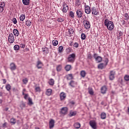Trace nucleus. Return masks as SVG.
Masks as SVG:
<instances>
[{
  "label": "nucleus",
  "mask_w": 129,
  "mask_h": 129,
  "mask_svg": "<svg viewBox=\"0 0 129 129\" xmlns=\"http://www.w3.org/2000/svg\"><path fill=\"white\" fill-rule=\"evenodd\" d=\"M104 25L107 27L109 31H112L114 28V24L113 22L109 21L108 19H106L104 22Z\"/></svg>",
  "instance_id": "nucleus-1"
},
{
  "label": "nucleus",
  "mask_w": 129,
  "mask_h": 129,
  "mask_svg": "<svg viewBox=\"0 0 129 129\" xmlns=\"http://www.w3.org/2000/svg\"><path fill=\"white\" fill-rule=\"evenodd\" d=\"M75 54L72 53V54H70L68 58V61L70 63H73L75 61Z\"/></svg>",
  "instance_id": "nucleus-2"
},
{
  "label": "nucleus",
  "mask_w": 129,
  "mask_h": 129,
  "mask_svg": "<svg viewBox=\"0 0 129 129\" xmlns=\"http://www.w3.org/2000/svg\"><path fill=\"white\" fill-rule=\"evenodd\" d=\"M62 7L63 8L61 10L62 13L63 14H66V13H67V12L68 11V10H69V7H68V5L65 2L63 3Z\"/></svg>",
  "instance_id": "nucleus-3"
},
{
  "label": "nucleus",
  "mask_w": 129,
  "mask_h": 129,
  "mask_svg": "<svg viewBox=\"0 0 129 129\" xmlns=\"http://www.w3.org/2000/svg\"><path fill=\"white\" fill-rule=\"evenodd\" d=\"M8 41L11 44H13L15 42V36L13 33L9 34L8 36Z\"/></svg>",
  "instance_id": "nucleus-4"
},
{
  "label": "nucleus",
  "mask_w": 129,
  "mask_h": 129,
  "mask_svg": "<svg viewBox=\"0 0 129 129\" xmlns=\"http://www.w3.org/2000/svg\"><path fill=\"white\" fill-rule=\"evenodd\" d=\"M84 25L86 30H88V29H90V22L87 20H85L83 22Z\"/></svg>",
  "instance_id": "nucleus-5"
},
{
  "label": "nucleus",
  "mask_w": 129,
  "mask_h": 129,
  "mask_svg": "<svg viewBox=\"0 0 129 129\" xmlns=\"http://www.w3.org/2000/svg\"><path fill=\"white\" fill-rule=\"evenodd\" d=\"M77 16L78 18H82L83 17V11L81 10H77L76 11Z\"/></svg>",
  "instance_id": "nucleus-6"
},
{
  "label": "nucleus",
  "mask_w": 129,
  "mask_h": 129,
  "mask_svg": "<svg viewBox=\"0 0 129 129\" xmlns=\"http://www.w3.org/2000/svg\"><path fill=\"white\" fill-rule=\"evenodd\" d=\"M90 125L91 126V127H92L93 129H96L97 127V123L96 122H95V121L94 120H91L90 121Z\"/></svg>",
  "instance_id": "nucleus-7"
},
{
  "label": "nucleus",
  "mask_w": 129,
  "mask_h": 129,
  "mask_svg": "<svg viewBox=\"0 0 129 129\" xmlns=\"http://www.w3.org/2000/svg\"><path fill=\"white\" fill-rule=\"evenodd\" d=\"M85 12L86 14H87V15H89V14H90V13H91V9H90V7H89L88 5H85Z\"/></svg>",
  "instance_id": "nucleus-8"
},
{
  "label": "nucleus",
  "mask_w": 129,
  "mask_h": 129,
  "mask_svg": "<svg viewBox=\"0 0 129 129\" xmlns=\"http://www.w3.org/2000/svg\"><path fill=\"white\" fill-rule=\"evenodd\" d=\"M114 75H115V72L111 71L110 72L109 79L110 80H113L114 79Z\"/></svg>",
  "instance_id": "nucleus-9"
},
{
  "label": "nucleus",
  "mask_w": 129,
  "mask_h": 129,
  "mask_svg": "<svg viewBox=\"0 0 129 129\" xmlns=\"http://www.w3.org/2000/svg\"><path fill=\"white\" fill-rule=\"evenodd\" d=\"M43 66H44V64H43V62H42V61L38 60L37 62L36 67L38 68V69H41L42 67H43Z\"/></svg>",
  "instance_id": "nucleus-10"
},
{
  "label": "nucleus",
  "mask_w": 129,
  "mask_h": 129,
  "mask_svg": "<svg viewBox=\"0 0 129 129\" xmlns=\"http://www.w3.org/2000/svg\"><path fill=\"white\" fill-rule=\"evenodd\" d=\"M91 12L92 15H94L95 16L98 15V12H97V10H96L95 7H93L91 8Z\"/></svg>",
  "instance_id": "nucleus-11"
},
{
  "label": "nucleus",
  "mask_w": 129,
  "mask_h": 129,
  "mask_svg": "<svg viewBox=\"0 0 129 129\" xmlns=\"http://www.w3.org/2000/svg\"><path fill=\"white\" fill-rule=\"evenodd\" d=\"M49 128L52 129L54 127V126L55 125V121L53 119H51L49 121Z\"/></svg>",
  "instance_id": "nucleus-12"
},
{
  "label": "nucleus",
  "mask_w": 129,
  "mask_h": 129,
  "mask_svg": "<svg viewBox=\"0 0 129 129\" xmlns=\"http://www.w3.org/2000/svg\"><path fill=\"white\" fill-rule=\"evenodd\" d=\"M68 111V108H67V107H64L61 109V113L62 114H67Z\"/></svg>",
  "instance_id": "nucleus-13"
},
{
  "label": "nucleus",
  "mask_w": 129,
  "mask_h": 129,
  "mask_svg": "<svg viewBox=\"0 0 129 129\" xmlns=\"http://www.w3.org/2000/svg\"><path fill=\"white\" fill-rule=\"evenodd\" d=\"M10 69L11 71H15L17 69V66H16L15 63L12 62L10 64Z\"/></svg>",
  "instance_id": "nucleus-14"
},
{
  "label": "nucleus",
  "mask_w": 129,
  "mask_h": 129,
  "mask_svg": "<svg viewBox=\"0 0 129 129\" xmlns=\"http://www.w3.org/2000/svg\"><path fill=\"white\" fill-rule=\"evenodd\" d=\"M5 7H6V3L1 2L0 3V13H3V12H4V8Z\"/></svg>",
  "instance_id": "nucleus-15"
},
{
  "label": "nucleus",
  "mask_w": 129,
  "mask_h": 129,
  "mask_svg": "<svg viewBox=\"0 0 129 129\" xmlns=\"http://www.w3.org/2000/svg\"><path fill=\"white\" fill-rule=\"evenodd\" d=\"M60 100H64L66 98V94L64 92H61L60 94Z\"/></svg>",
  "instance_id": "nucleus-16"
},
{
  "label": "nucleus",
  "mask_w": 129,
  "mask_h": 129,
  "mask_svg": "<svg viewBox=\"0 0 129 129\" xmlns=\"http://www.w3.org/2000/svg\"><path fill=\"white\" fill-rule=\"evenodd\" d=\"M13 33L15 37H19V35H20V32H19V30L17 29L13 30Z\"/></svg>",
  "instance_id": "nucleus-17"
},
{
  "label": "nucleus",
  "mask_w": 129,
  "mask_h": 129,
  "mask_svg": "<svg viewBox=\"0 0 129 129\" xmlns=\"http://www.w3.org/2000/svg\"><path fill=\"white\" fill-rule=\"evenodd\" d=\"M52 90L51 89H48L46 90L45 94L47 95V96H50L52 94Z\"/></svg>",
  "instance_id": "nucleus-18"
},
{
  "label": "nucleus",
  "mask_w": 129,
  "mask_h": 129,
  "mask_svg": "<svg viewBox=\"0 0 129 129\" xmlns=\"http://www.w3.org/2000/svg\"><path fill=\"white\" fill-rule=\"evenodd\" d=\"M106 66L103 63H101L98 65V69L102 70L103 68H105Z\"/></svg>",
  "instance_id": "nucleus-19"
},
{
  "label": "nucleus",
  "mask_w": 129,
  "mask_h": 129,
  "mask_svg": "<svg viewBox=\"0 0 129 129\" xmlns=\"http://www.w3.org/2000/svg\"><path fill=\"white\" fill-rule=\"evenodd\" d=\"M106 87L105 86H104L101 89V93H103V94H104V93H106Z\"/></svg>",
  "instance_id": "nucleus-20"
},
{
  "label": "nucleus",
  "mask_w": 129,
  "mask_h": 129,
  "mask_svg": "<svg viewBox=\"0 0 129 129\" xmlns=\"http://www.w3.org/2000/svg\"><path fill=\"white\" fill-rule=\"evenodd\" d=\"M88 93L90 95H93L94 94V92L93 91V89L91 87H89L88 89Z\"/></svg>",
  "instance_id": "nucleus-21"
},
{
  "label": "nucleus",
  "mask_w": 129,
  "mask_h": 129,
  "mask_svg": "<svg viewBox=\"0 0 129 129\" xmlns=\"http://www.w3.org/2000/svg\"><path fill=\"white\" fill-rule=\"evenodd\" d=\"M22 3L24 6H29L30 5V0H22Z\"/></svg>",
  "instance_id": "nucleus-22"
},
{
  "label": "nucleus",
  "mask_w": 129,
  "mask_h": 129,
  "mask_svg": "<svg viewBox=\"0 0 129 129\" xmlns=\"http://www.w3.org/2000/svg\"><path fill=\"white\" fill-rule=\"evenodd\" d=\"M74 127H75V128H80V127L81 126V125L80 124V123L79 122H76L74 124Z\"/></svg>",
  "instance_id": "nucleus-23"
},
{
  "label": "nucleus",
  "mask_w": 129,
  "mask_h": 129,
  "mask_svg": "<svg viewBox=\"0 0 129 129\" xmlns=\"http://www.w3.org/2000/svg\"><path fill=\"white\" fill-rule=\"evenodd\" d=\"M64 68L66 71H70V70H71L72 67L70 64H67Z\"/></svg>",
  "instance_id": "nucleus-24"
},
{
  "label": "nucleus",
  "mask_w": 129,
  "mask_h": 129,
  "mask_svg": "<svg viewBox=\"0 0 129 129\" xmlns=\"http://www.w3.org/2000/svg\"><path fill=\"white\" fill-rule=\"evenodd\" d=\"M69 33L70 34V36L71 37V36L74 34V29L73 28L69 29Z\"/></svg>",
  "instance_id": "nucleus-25"
},
{
  "label": "nucleus",
  "mask_w": 129,
  "mask_h": 129,
  "mask_svg": "<svg viewBox=\"0 0 129 129\" xmlns=\"http://www.w3.org/2000/svg\"><path fill=\"white\" fill-rule=\"evenodd\" d=\"M95 60L96 61L97 63H100V62L102 61V57L99 56L95 59Z\"/></svg>",
  "instance_id": "nucleus-26"
},
{
  "label": "nucleus",
  "mask_w": 129,
  "mask_h": 129,
  "mask_svg": "<svg viewBox=\"0 0 129 129\" xmlns=\"http://www.w3.org/2000/svg\"><path fill=\"white\" fill-rule=\"evenodd\" d=\"M67 80H71V79H73V76L72 74H70L67 76Z\"/></svg>",
  "instance_id": "nucleus-27"
},
{
  "label": "nucleus",
  "mask_w": 129,
  "mask_h": 129,
  "mask_svg": "<svg viewBox=\"0 0 129 129\" xmlns=\"http://www.w3.org/2000/svg\"><path fill=\"white\" fill-rule=\"evenodd\" d=\"M101 118L102 119H105L106 118V114L105 112L101 113Z\"/></svg>",
  "instance_id": "nucleus-28"
},
{
  "label": "nucleus",
  "mask_w": 129,
  "mask_h": 129,
  "mask_svg": "<svg viewBox=\"0 0 129 129\" xmlns=\"http://www.w3.org/2000/svg\"><path fill=\"white\" fill-rule=\"evenodd\" d=\"M80 75L81 77L84 78V77L86 76V72H85V71H82L80 73Z\"/></svg>",
  "instance_id": "nucleus-29"
},
{
  "label": "nucleus",
  "mask_w": 129,
  "mask_h": 129,
  "mask_svg": "<svg viewBox=\"0 0 129 129\" xmlns=\"http://www.w3.org/2000/svg\"><path fill=\"white\" fill-rule=\"evenodd\" d=\"M69 85L72 87H75V85H76V83H75V82H74L73 81H72L70 82Z\"/></svg>",
  "instance_id": "nucleus-30"
},
{
  "label": "nucleus",
  "mask_w": 129,
  "mask_h": 129,
  "mask_svg": "<svg viewBox=\"0 0 129 129\" xmlns=\"http://www.w3.org/2000/svg\"><path fill=\"white\" fill-rule=\"evenodd\" d=\"M77 112L76 111H71L70 112V116H74L75 115H76Z\"/></svg>",
  "instance_id": "nucleus-31"
},
{
  "label": "nucleus",
  "mask_w": 129,
  "mask_h": 129,
  "mask_svg": "<svg viewBox=\"0 0 129 129\" xmlns=\"http://www.w3.org/2000/svg\"><path fill=\"white\" fill-rule=\"evenodd\" d=\"M25 19H26V16L24 14H22L20 17V20L21 21V22H23V21L25 20Z\"/></svg>",
  "instance_id": "nucleus-32"
},
{
  "label": "nucleus",
  "mask_w": 129,
  "mask_h": 129,
  "mask_svg": "<svg viewBox=\"0 0 129 129\" xmlns=\"http://www.w3.org/2000/svg\"><path fill=\"white\" fill-rule=\"evenodd\" d=\"M10 122H11V123H12L13 124H16L17 121L16 120V119L12 118L10 120Z\"/></svg>",
  "instance_id": "nucleus-33"
},
{
  "label": "nucleus",
  "mask_w": 129,
  "mask_h": 129,
  "mask_svg": "<svg viewBox=\"0 0 129 129\" xmlns=\"http://www.w3.org/2000/svg\"><path fill=\"white\" fill-rule=\"evenodd\" d=\"M61 69H62V66L59 64L56 67V71L57 72L61 71Z\"/></svg>",
  "instance_id": "nucleus-34"
},
{
  "label": "nucleus",
  "mask_w": 129,
  "mask_h": 129,
  "mask_svg": "<svg viewBox=\"0 0 129 129\" xmlns=\"http://www.w3.org/2000/svg\"><path fill=\"white\" fill-rule=\"evenodd\" d=\"M123 35V33H122V32H121V31H119L118 32V39H119L122 38Z\"/></svg>",
  "instance_id": "nucleus-35"
},
{
  "label": "nucleus",
  "mask_w": 129,
  "mask_h": 129,
  "mask_svg": "<svg viewBox=\"0 0 129 129\" xmlns=\"http://www.w3.org/2000/svg\"><path fill=\"white\" fill-rule=\"evenodd\" d=\"M53 46H57L58 45V40H53L52 42Z\"/></svg>",
  "instance_id": "nucleus-36"
},
{
  "label": "nucleus",
  "mask_w": 129,
  "mask_h": 129,
  "mask_svg": "<svg viewBox=\"0 0 129 129\" xmlns=\"http://www.w3.org/2000/svg\"><path fill=\"white\" fill-rule=\"evenodd\" d=\"M6 88L8 91H10V90H11V88H12V86H11V85L8 84L6 85Z\"/></svg>",
  "instance_id": "nucleus-37"
},
{
  "label": "nucleus",
  "mask_w": 129,
  "mask_h": 129,
  "mask_svg": "<svg viewBox=\"0 0 129 129\" xmlns=\"http://www.w3.org/2000/svg\"><path fill=\"white\" fill-rule=\"evenodd\" d=\"M54 80L52 79H51L49 82H48V83L49 84V85H54Z\"/></svg>",
  "instance_id": "nucleus-38"
},
{
  "label": "nucleus",
  "mask_w": 129,
  "mask_h": 129,
  "mask_svg": "<svg viewBox=\"0 0 129 129\" xmlns=\"http://www.w3.org/2000/svg\"><path fill=\"white\" fill-rule=\"evenodd\" d=\"M82 40H85L86 39V35L84 33H82L81 35Z\"/></svg>",
  "instance_id": "nucleus-39"
},
{
  "label": "nucleus",
  "mask_w": 129,
  "mask_h": 129,
  "mask_svg": "<svg viewBox=\"0 0 129 129\" xmlns=\"http://www.w3.org/2000/svg\"><path fill=\"white\" fill-rule=\"evenodd\" d=\"M26 25L27 26V27H30V26L32 25V22H31V21L27 20L26 22Z\"/></svg>",
  "instance_id": "nucleus-40"
},
{
  "label": "nucleus",
  "mask_w": 129,
  "mask_h": 129,
  "mask_svg": "<svg viewBox=\"0 0 129 129\" xmlns=\"http://www.w3.org/2000/svg\"><path fill=\"white\" fill-rule=\"evenodd\" d=\"M56 21H57V22H58V23H62V22H64V19L60 17L59 18H57L56 19Z\"/></svg>",
  "instance_id": "nucleus-41"
},
{
  "label": "nucleus",
  "mask_w": 129,
  "mask_h": 129,
  "mask_svg": "<svg viewBox=\"0 0 129 129\" xmlns=\"http://www.w3.org/2000/svg\"><path fill=\"white\" fill-rule=\"evenodd\" d=\"M20 107L22 109H23L24 107H26V104H25V103L23 102H22L21 104H20Z\"/></svg>",
  "instance_id": "nucleus-42"
},
{
  "label": "nucleus",
  "mask_w": 129,
  "mask_h": 129,
  "mask_svg": "<svg viewBox=\"0 0 129 129\" xmlns=\"http://www.w3.org/2000/svg\"><path fill=\"white\" fill-rule=\"evenodd\" d=\"M58 52L59 53H62L63 52V46H60L58 47Z\"/></svg>",
  "instance_id": "nucleus-43"
},
{
  "label": "nucleus",
  "mask_w": 129,
  "mask_h": 129,
  "mask_svg": "<svg viewBox=\"0 0 129 129\" xmlns=\"http://www.w3.org/2000/svg\"><path fill=\"white\" fill-rule=\"evenodd\" d=\"M69 15H70V16L71 17V18H72L73 19H74V12H73V11H70Z\"/></svg>",
  "instance_id": "nucleus-44"
},
{
  "label": "nucleus",
  "mask_w": 129,
  "mask_h": 129,
  "mask_svg": "<svg viewBox=\"0 0 129 129\" xmlns=\"http://www.w3.org/2000/svg\"><path fill=\"white\" fill-rule=\"evenodd\" d=\"M124 18H125V20L126 21H127V20H129L128 14L125 13V14H124Z\"/></svg>",
  "instance_id": "nucleus-45"
},
{
  "label": "nucleus",
  "mask_w": 129,
  "mask_h": 129,
  "mask_svg": "<svg viewBox=\"0 0 129 129\" xmlns=\"http://www.w3.org/2000/svg\"><path fill=\"white\" fill-rule=\"evenodd\" d=\"M14 50H15L16 51L19 50L20 49V46L18 45H16L14 46Z\"/></svg>",
  "instance_id": "nucleus-46"
},
{
  "label": "nucleus",
  "mask_w": 129,
  "mask_h": 129,
  "mask_svg": "<svg viewBox=\"0 0 129 129\" xmlns=\"http://www.w3.org/2000/svg\"><path fill=\"white\" fill-rule=\"evenodd\" d=\"M80 5H81V2H80V1H77L76 2V6L77 7H79Z\"/></svg>",
  "instance_id": "nucleus-47"
},
{
  "label": "nucleus",
  "mask_w": 129,
  "mask_h": 129,
  "mask_svg": "<svg viewBox=\"0 0 129 129\" xmlns=\"http://www.w3.org/2000/svg\"><path fill=\"white\" fill-rule=\"evenodd\" d=\"M124 79L125 81H129V76L126 75L124 77Z\"/></svg>",
  "instance_id": "nucleus-48"
},
{
  "label": "nucleus",
  "mask_w": 129,
  "mask_h": 129,
  "mask_svg": "<svg viewBox=\"0 0 129 129\" xmlns=\"http://www.w3.org/2000/svg\"><path fill=\"white\" fill-rule=\"evenodd\" d=\"M28 104L32 105L33 104V101H32V98H28Z\"/></svg>",
  "instance_id": "nucleus-49"
},
{
  "label": "nucleus",
  "mask_w": 129,
  "mask_h": 129,
  "mask_svg": "<svg viewBox=\"0 0 129 129\" xmlns=\"http://www.w3.org/2000/svg\"><path fill=\"white\" fill-rule=\"evenodd\" d=\"M35 91L36 92H40L41 91V89L40 88V87H36Z\"/></svg>",
  "instance_id": "nucleus-50"
},
{
  "label": "nucleus",
  "mask_w": 129,
  "mask_h": 129,
  "mask_svg": "<svg viewBox=\"0 0 129 129\" xmlns=\"http://www.w3.org/2000/svg\"><path fill=\"white\" fill-rule=\"evenodd\" d=\"M78 46H79V44L77 42H75L74 44V47L75 48H78Z\"/></svg>",
  "instance_id": "nucleus-51"
},
{
  "label": "nucleus",
  "mask_w": 129,
  "mask_h": 129,
  "mask_svg": "<svg viewBox=\"0 0 129 129\" xmlns=\"http://www.w3.org/2000/svg\"><path fill=\"white\" fill-rule=\"evenodd\" d=\"M23 82L24 83V84H27L28 83V79H25L23 80Z\"/></svg>",
  "instance_id": "nucleus-52"
},
{
  "label": "nucleus",
  "mask_w": 129,
  "mask_h": 129,
  "mask_svg": "<svg viewBox=\"0 0 129 129\" xmlns=\"http://www.w3.org/2000/svg\"><path fill=\"white\" fill-rule=\"evenodd\" d=\"M88 58L89 59H90V60H91V59H92V55H91V53L88 54Z\"/></svg>",
  "instance_id": "nucleus-53"
},
{
  "label": "nucleus",
  "mask_w": 129,
  "mask_h": 129,
  "mask_svg": "<svg viewBox=\"0 0 129 129\" xmlns=\"http://www.w3.org/2000/svg\"><path fill=\"white\" fill-rule=\"evenodd\" d=\"M99 56H98V54H97V53H94L93 55V57L94 58V59H96V58H97L98 57H99Z\"/></svg>",
  "instance_id": "nucleus-54"
},
{
  "label": "nucleus",
  "mask_w": 129,
  "mask_h": 129,
  "mask_svg": "<svg viewBox=\"0 0 129 129\" xmlns=\"http://www.w3.org/2000/svg\"><path fill=\"white\" fill-rule=\"evenodd\" d=\"M12 22L14 23V24H17V19L16 18H13L12 19Z\"/></svg>",
  "instance_id": "nucleus-55"
},
{
  "label": "nucleus",
  "mask_w": 129,
  "mask_h": 129,
  "mask_svg": "<svg viewBox=\"0 0 129 129\" xmlns=\"http://www.w3.org/2000/svg\"><path fill=\"white\" fill-rule=\"evenodd\" d=\"M105 66L108 63V58H105Z\"/></svg>",
  "instance_id": "nucleus-56"
},
{
  "label": "nucleus",
  "mask_w": 129,
  "mask_h": 129,
  "mask_svg": "<svg viewBox=\"0 0 129 129\" xmlns=\"http://www.w3.org/2000/svg\"><path fill=\"white\" fill-rule=\"evenodd\" d=\"M28 96H29V95L28 94H25L24 95V98H25V99H27V98H28Z\"/></svg>",
  "instance_id": "nucleus-57"
},
{
  "label": "nucleus",
  "mask_w": 129,
  "mask_h": 129,
  "mask_svg": "<svg viewBox=\"0 0 129 129\" xmlns=\"http://www.w3.org/2000/svg\"><path fill=\"white\" fill-rule=\"evenodd\" d=\"M47 51H48V48L46 47L44 48V49L43 50V52H46V51L47 52Z\"/></svg>",
  "instance_id": "nucleus-58"
},
{
  "label": "nucleus",
  "mask_w": 129,
  "mask_h": 129,
  "mask_svg": "<svg viewBox=\"0 0 129 129\" xmlns=\"http://www.w3.org/2000/svg\"><path fill=\"white\" fill-rule=\"evenodd\" d=\"M3 84H6V83H7V80L6 79H3Z\"/></svg>",
  "instance_id": "nucleus-59"
},
{
  "label": "nucleus",
  "mask_w": 129,
  "mask_h": 129,
  "mask_svg": "<svg viewBox=\"0 0 129 129\" xmlns=\"http://www.w3.org/2000/svg\"><path fill=\"white\" fill-rule=\"evenodd\" d=\"M20 47H21V48H25V44H21Z\"/></svg>",
  "instance_id": "nucleus-60"
},
{
  "label": "nucleus",
  "mask_w": 129,
  "mask_h": 129,
  "mask_svg": "<svg viewBox=\"0 0 129 129\" xmlns=\"http://www.w3.org/2000/svg\"><path fill=\"white\" fill-rule=\"evenodd\" d=\"M3 127H6L7 126V123H4L3 125Z\"/></svg>",
  "instance_id": "nucleus-61"
},
{
  "label": "nucleus",
  "mask_w": 129,
  "mask_h": 129,
  "mask_svg": "<svg viewBox=\"0 0 129 129\" xmlns=\"http://www.w3.org/2000/svg\"><path fill=\"white\" fill-rule=\"evenodd\" d=\"M5 110L6 111H8V110H9V108H6Z\"/></svg>",
  "instance_id": "nucleus-62"
},
{
  "label": "nucleus",
  "mask_w": 129,
  "mask_h": 129,
  "mask_svg": "<svg viewBox=\"0 0 129 129\" xmlns=\"http://www.w3.org/2000/svg\"><path fill=\"white\" fill-rule=\"evenodd\" d=\"M3 102V100L0 99V103H2Z\"/></svg>",
  "instance_id": "nucleus-63"
},
{
  "label": "nucleus",
  "mask_w": 129,
  "mask_h": 129,
  "mask_svg": "<svg viewBox=\"0 0 129 129\" xmlns=\"http://www.w3.org/2000/svg\"><path fill=\"white\" fill-rule=\"evenodd\" d=\"M35 129H40V128H39V127H36Z\"/></svg>",
  "instance_id": "nucleus-64"
}]
</instances>
